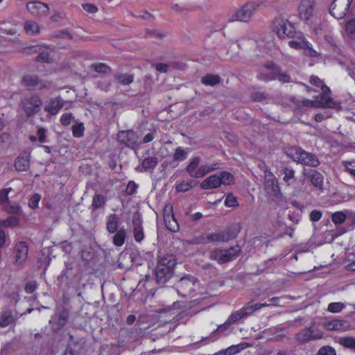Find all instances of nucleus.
I'll list each match as a JSON object with an SVG mask.
<instances>
[{"label": "nucleus", "mask_w": 355, "mask_h": 355, "mask_svg": "<svg viewBox=\"0 0 355 355\" xmlns=\"http://www.w3.org/2000/svg\"><path fill=\"white\" fill-rule=\"evenodd\" d=\"M176 265L177 259L174 254L169 253L158 254L153 275L159 286H165L166 284L173 277Z\"/></svg>", "instance_id": "nucleus-1"}, {"label": "nucleus", "mask_w": 355, "mask_h": 355, "mask_svg": "<svg viewBox=\"0 0 355 355\" xmlns=\"http://www.w3.org/2000/svg\"><path fill=\"white\" fill-rule=\"evenodd\" d=\"M286 154L293 162L302 165L315 168L320 164L318 157L298 146H291L286 149Z\"/></svg>", "instance_id": "nucleus-2"}, {"label": "nucleus", "mask_w": 355, "mask_h": 355, "mask_svg": "<svg viewBox=\"0 0 355 355\" xmlns=\"http://www.w3.org/2000/svg\"><path fill=\"white\" fill-rule=\"evenodd\" d=\"M263 187L268 199L276 203L283 201L284 196L278 180L269 171H266Z\"/></svg>", "instance_id": "nucleus-3"}, {"label": "nucleus", "mask_w": 355, "mask_h": 355, "mask_svg": "<svg viewBox=\"0 0 355 355\" xmlns=\"http://www.w3.org/2000/svg\"><path fill=\"white\" fill-rule=\"evenodd\" d=\"M43 102L40 96L36 94L21 98L19 107L27 118L34 117L42 108Z\"/></svg>", "instance_id": "nucleus-4"}, {"label": "nucleus", "mask_w": 355, "mask_h": 355, "mask_svg": "<svg viewBox=\"0 0 355 355\" xmlns=\"http://www.w3.org/2000/svg\"><path fill=\"white\" fill-rule=\"evenodd\" d=\"M21 85L28 91L49 90L53 87L52 81L43 80L36 74H25L21 79Z\"/></svg>", "instance_id": "nucleus-5"}, {"label": "nucleus", "mask_w": 355, "mask_h": 355, "mask_svg": "<svg viewBox=\"0 0 355 355\" xmlns=\"http://www.w3.org/2000/svg\"><path fill=\"white\" fill-rule=\"evenodd\" d=\"M198 283L197 277L190 274H186L174 284V288L179 295L187 297L196 291Z\"/></svg>", "instance_id": "nucleus-6"}, {"label": "nucleus", "mask_w": 355, "mask_h": 355, "mask_svg": "<svg viewBox=\"0 0 355 355\" xmlns=\"http://www.w3.org/2000/svg\"><path fill=\"white\" fill-rule=\"evenodd\" d=\"M261 3L256 1H248L237 10L229 19V21H239L249 22L255 14Z\"/></svg>", "instance_id": "nucleus-7"}, {"label": "nucleus", "mask_w": 355, "mask_h": 355, "mask_svg": "<svg viewBox=\"0 0 355 355\" xmlns=\"http://www.w3.org/2000/svg\"><path fill=\"white\" fill-rule=\"evenodd\" d=\"M241 247L239 245L232 246L227 250L215 249L210 252L209 259L217 261L219 263H225L236 259L240 252Z\"/></svg>", "instance_id": "nucleus-8"}, {"label": "nucleus", "mask_w": 355, "mask_h": 355, "mask_svg": "<svg viewBox=\"0 0 355 355\" xmlns=\"http://www.w3.org/2000/svg\"><path fill=\"white\" fill-rule=\"evenodd\" d=\"M69 317V311L64 306L56 309L54 315L49 320L51 331L54 333L60 331L67 324Z\"/></svg>", "instance_id": "nucleus-9"}, {"label": "nucleus", "mask_w": 355, "mask_h": 355, "mask_svg": "<svg viewBox=\"0 0 355 355\" xmlns=\"http://www.w3.org/2000/svg\"><path fill=\"white\" fill-rule=\"evenodd\" d=\"M239 232L240 227L235 225L221 231L208 234L209 243L227 242L235 239Z\"/></svg>", "instance_id": "nucleus-10"}, {"label": "nucleus", "mask_w": 355, "mask_h": 355, "mask_svg": "<svg viewBox=\"0 0 355 355\" xmlns=\"http://www.w3.org/2000/svg\"><path fill=\"white\" fill-rule=\"evenodd\" d=\"M304 106L306 107L332 108L338 111L343 110L340 103L334 101L331 97L322 98L321 96L320 100L304 99Z\"/></svg>", "instance_id": "nucleus-11"}, {"label": "nucleus", "mask_w": 355, "mask_h": 355, "mask_svg": "<svg viewBox=\"0 0 355 355\" xmlns=\"http://www.w3.org/2000/svg\"><path fill=\"white\" fill-rule=\"evenodd\" d=\"M116 140L120 144L132 149L137 148L140 144L137 132L132 130L119 131L116 135Z\"/></svg>", "instance_id": "nucleus-12"}, {"label": "nucleus", "mask_w": 355, "mask_h": 355, "mask_svg": "<svg viewBox=\"0 0 355 355\" xmlns=\"http://www.w3.org/2000/svg\"><path fill=\"white\" fill-rule=\"evenodd\" d=\"M353 0H333L329 7L330 14L335 18L343 19L347 13Z\"/></svg>", "instance_id": "nucleus-13"}, {"label": "nucleus", "mask_w": 355, "mask_h": 355, "mask_svg": "<svg viewBox=\"0 0 355 355\" xmlns=\"http://www.w3.org/2000/svg\"><path fill=\"white\" fill-rule=\"evenodd\" d=\"M275 31L281 39L293 38L296 33L294 24L288 19H281L275 26Z\"/></svg>", "instance_id": "nucleus-14"}, {"label": "nucleus", "mask_w": 355, "mask_h": 355, "mask_svg": "<svg viewBox=\"0 0 355 355\" xmlns=\"http://www.w3.org/2000/svg\"><path fill=\"white\" fill-rule=\"evenodd\" d=\"M302 173L304 178L309 180L315 188L320 191L324 189V176L320 172L315 169L304 168Z\"/></svg>", "instance_id": "nucleus-15"}, {"label": "nucleus", "mask_w": 355, "mask_h": 355, "mask_svg": "<svg viewBox=\"0 0 355 355\" xmlns=\"http://www.w3.org/2000/svg\"><path fill=\"white\" fill-rule=\"evenodd\" d=\"M143 219L141 214L137 211L132 215V232L135 241L140 243L144 239V232L143 228Z\"/></svg>", "instance_id": "nucleus-16"}, {"label": "nucleus", "mask_w": 355, "mask_h": 355, "mask_svg": "<svg viewBox=\"0 0 355 355\" xmlns=\"http://www.w3.org/2000/svg\"><path fill=\"white\" fill-rule=\"evenodd\" d=\"M26 8L33 15L42 17L48 15L49 7L48 4L41 1H30L26 4Z\"/></svg>", "instance_id": "nucleus-17"}, {"label": "nucleus", "mask_w": 355, "mask_h": 355, "mask_svg": "<svg viewBox=\"0 0 355 355\" xmlns=\"http://www.w3.org/2000/svg\"><path fill=\"white\" fill-rule=\"evenodd\" d=\"M314 6V0H301L298 8L300 19L308 21L313 16Z\"/></svg>", "instance_id": "nucleus-18"}, {"label": "nucleus", "mask_w": 355, "mask_h": 355, "mask_svg": "<svg viewBox=\"0 0 355 355\" xmlns=\"http://www.w3.org/2000/svg\"><path fill=\"white\" fill-rule=\"evenodd\" d=\"M289 46L295 49H302L305 55L314 58L318 53L311 47L307 40L302 39L300 41L291 40L288 42Z\"/></svg>", "instance_id": "nucleus-19"}, {"label": "nucleus", "mask_w": 355, "mask_h": 355, "mask_svg": "<svg viewBox=\"0 0 355 355\" xmlns=\"http://www.w3.org/2000/svg\"><path fill=\"white\" fill-rule=\"evenodd\" d=\"M28 252V248L26 242L20 241L16 243L14 248L15 263L23 264L27 259Z\"/></svg>", "instance_id": "nucleus-20"}, {"label": "nucleus", "mask_w": 355, "mask_h": 355, "mask_svg": "<svg viewBox=\"0 0 355 355\" xmlns=\"http://www.w3.org/2000/svg\"><path fill=\"white\" fill-rule=\"evenodd\" d=\"M64 102L60 96L51 98L48 104L44 107V110L50 115L55 116L64 107Z\"/></svg>", "instance_id": "nucleus-21"}, {"label": "nucleus", "mask_w": 355, "mask_h": 355, "mask_svg": "<svg viewBox=\"0 0 355 355\" xmlns=\"http://www.w3.org/2000/svg\"><path fill=\"white\" fill-rule=\"evenodd\" d=\"M323 327L328 331H346L350 327L348 321L341 319H334L324 322Z\"/></svg>", "instance_id": "nucleus-22"}, {"label": "nucleus", "mask_w": 355, "mask_h": 355, "mask_svg": "<svg viewBox=\"0 0 355 355\" xmlns=\"http://www.w3.org/2000/svg\"><path fill=\"white\" fill-rule=\"evenodd\" d=\"M72 271L73 266L71 263H65V268L62 271L61 274L57 278L59 286L69 288L72 283L70 278L72 275Z\"/></svg>", "instance_id": "nucleus-23"}, {"label": "nucleus", "mask_w": 355, "mask_h": 355, "mask_svg": "<svg viewBox=\"0 0 355 355\" xmlns=\"http://www.w3.org/2000/svg\"><path fill=\"white\" fill-rule=\"evenodd\" d=\"M322 337V334L318 333L316 334H313V331L311 327L306 328L295 335L296 340L301 343H306L311 340H316L321 338Z\"/></svg>", "instance_id": "nucleus-24"}, {"label": "nucleus", "mask_w": 355, "mask_h": 355, "mask_svg": "<svg viewBox=\"0 0 355 355\" xmlns=\"http://www.w3.org/2000/svg\"><path fill=\"white\" fill-rule=\"evenodd\" d=\"M30 153L21 152L15 161V167L17 171H26L30 166Z\"/></svg>", "instance_id": "nucleus-25"}, {"label": "nucleus", "mask_w": 355, "mask_h": 355, "mask_svg": "<svg viewBox=\"0 0 355 355\" xmlns=\"http://www.w3.org/2000/svg\"><path fill=\"white\" fill-rule=\"evenodd\" d=\"M221 186L220 179L218 174H214L205 178L200 184V187L202 189H217Z\"/></svg>", "instance_id": "nucleus-26"}, {"label": "nucleus", "mask_w": 355, "mask_h": 355, "mask_svg": "<svg viewBox=\"0 0 355 355\" xmlns=\"http://www.w3.org/2000/svg\"><path fill=\"white\" fill-rule=\"evenodd\" d=\"M158 164V157L155 155L152 157H145L141 162V168L139 169V167L136 168L137 171L140 172L143 171H153Z\"/></svg>", "instance_id": "nucleus-27"}, {"label": "nucleus", "mask_w": 355, "mask_h": 355, "mask_svg": "<svg viewBox=\"0 0 355 355\" xmlns=\"http://www.w3.org/2000/svg\"><path fill=\"white\" fill-rule=\"evenodd\" d=\"M270 304L268 303H257L254 305H251L248 303L240 310L244 318H246L252 315L256 311L261 309V308L268 306Z\"/></svg>", "instance_id": "nucleus-28"}, {"label": "nucleus", "mask_w": 355, "mask_h": 355, "mask_svg": "<svg viewBox=\"0 0 355 355\" xmlns=\"http://www.w3.org/2000/svg\"><path fill=\"white\" fill-rule=\"evenodd\" d=\"M15 321L13 311L9 309L2 311L0 313V327H6Z\"/></svg>", "instance_id": "nucleus-29"}, {"label": "nucleus", "mask_w": 355, "mask_h": 355, "mask_svg": "<svg viewBox=\"0 0 355 355\" xmlns=\"http://www.w3.org/2000/svg\"><path fill=\"white\" fill-rule=\"evenodd\" d=\"M119 225V217L116 214H112L107 217L106 223V229L110 234H114L118 231Z\"/></svg>", "instance_id": "nucleus-30"}, {"label": "nucleus", "mask_w": 355, "mask_h": 355, "mask_svg": "<svg viewBox=\"0 0 355 355\" xmlns=\"http://www.w3.org/2000/svg\"><path fill=\"white\" fill-rule=\"evenodd\" d=\"M200 163V157H193L189 162V164L187 166L185 171L193 178H196L197 175V169L199 168V164Z\"/></svg>", "instance_id": "nucleus-31"}, {"label": "nucleus", "mask_w": 355, "mask_h": 355, "mask_svg": "<svg viewBox=\"0 0 355 355\" xmlns=\"http://www.w3.org/2000/svg\"><path fill=\"white\" fill-rule=\"evenodd\" d=\"M188 155V151L184 150L182 147H178L175 150V152L173 155V161L171 162V165L175 168L178 166V164H175L176 162H181L187 159Z\"/></svg>", "instance_id": "nucleus-32"}, {"label": "nucleus", "mask_w": 355, "mask_h": 355, "mask_svg": "<svg viewBox=\"0 0 355 355\" xmlns=\"http://www.w3.org/2000/svg\"><path fill=\"white\" fill-rule=\"evenodd\" d=\"M106 197L103 194L96 193L93 196L91 209L95 211L98 209H103L106 205Z\"/></svg>", "instance_id": "nucleus-33"}, {"label": "nucleus", "mask_w": 355, "mask_h": 355, "mask_svg": "<svg viewBox=\"0 0 355 355\" xmlns=\"http://www.w3.org/2000/svg\"><path fill=\"white\" fill-rule=\"evenodd\" d=\"M253 91L251 92L250 98L253 102H263L270 98L269 94L266 92H261L252 87Z\"/></svg>", "instance_id": "nucleus-34"}, {"label": "nucleus", "mask_w": 355, "mask_h": 355, "mask_svg": "<svg viewBox=\"0 0 355 355\" xmlns=\"http://www.w3.org/2000/svg\"><path fill=\"white\" fill-rule=\"evenodd\" d=\"M221 82V78L219 75L208 73L202 77L201 83L205 85L215 86Z\"/></svg>", "instance_id": "nucleus-35"}, {"label": "nucleus", "mask_w": 355, "mask_h": 355, "mask_svg": "<svg viewBox=\"0 0 355 355\" xmlns=\"http://www.w3.org/2000/svg\"><path fill=\"white\" fill-rule=\"evenodd\" d=\"M115 80L123 85H129L134 81V75L129 73H115L114 75Z\"/></svg>", "instance_id": "nucleus-36"}, {"label": "nucleus", "mask_w": 355, "mask_h": 355, "mask_svg": "<svg viewBox=\"0 0 355 355\" xmlns=\"http://www.w3.org/2000/svg\"><path fill=\"white\" fill-rule=\"evenodd\" d=\"M197 182L193 180L189 181H182L175 185V191L178 193L189 191L196 185Z\"/></svg>", "instance_id": "nucleus-37"}, {"label": "nucleus", "mask_w": 355, "mask_h": 355, "mask_svg": "<svg viewBox=\"0 0 355 355\" xmlns=\"http://www.w3.org/2000/svg\"><path fill=\"white\" fill-rule=\"evenodd\" d=\"M231 323L229 322L228 320L225 321L223 324H220L216 330H214L210 336L208 338L211 341H214L217 340L219 338V334L223 333V331H226L230 326Z\"/></svg>", "instance_id": "nucleus-38"}, {"label": "nucleus", "mask_w": 355, "mask_h": 355, "mask_svg": "<svg viewBox=\"0 0 355 355\" xmlns=\"http://www.w3.org/2000/svg\"><path fill=\"white\" fill-rule=\"evenodd\" d=\"M116 234L113 236V243L117 247H120L123 245L126 232L124 228H121L115 232Z\"/></svg>", "instance_id": "nucleus-39"}, {"label": "nucleus", "mask_w": 355, "mask_h": 355, "mask_svg": "<svg viewBox=\"0 0 355 355\" xmlns=\"http://www.w3.org/2000/svg\"><path fill=\"white\" fill-rule=\"evenodd\" d=\"M24 30L26 33L32 35H37L40 31L39 25L33 21H27L25 22Z\"/></svg>", "instance_id": "nucleus-40"}, {"label": "nucleus", "mask_w": 355, "mask_h": 355, "mask_svg": "<svg viewBox=\"0 0 355 355\" xmlns=\"http://www.w3.org/2000/svg\"><path fill=\"white\" fill-rule=\"evenodd\" d=\"M219 178L220 179L221 185H230L234 182V175L228 171H223L220 172L218 174Z\"/></svg>", "instance_id": "nucleus-41"}, {"label": "nucleus", "mask_w": 355, "mask_h": 355, "mask_svg": "<svg viewBox=\"0 0 355 355\" xmlns=\"http://www.w3.org/2000/svg\"><path fill=\"white\" fill-rule=\"evenodd\" d=\"M245 345L246 343H242L239 345H232L228 348L220 351V353L223 354L224 355H234L243 349L245 348Z\"/></svg>", "instance_id": "nucleus-42"}, {"label": "nucleus", "mask_w": 355, "mask_h": 355, "mask_svg": "<svg viewBox=\"0 0 355 355\" xmlns=\"http://www.w3.org/2000/svg\"><path fill=\"white\" fill-rule=\"evenodd\" d=\"M92 67L98 73H110L112 71L110 66L102 62L94 63L92 64Z\"/></svg>", "instance_id": "nucleus-43"}, {"label": "nucleus", "mask_w": 355, "mask_h": 355, "mask_svg": "<svg viewBox=\"0 0 355 355\" xmlns=\"http://www.w3.org/2000/svg\"><path fill=\"white\" fill-rule=\"evenodd\" d=\"M38 55L35 58V62L39 63H50V58H49V53L47 51H44L43 47H42V49L37 53Z\"/></svg>", "instance_id": "nucleus-44"}, {"label": "nucleus", "mask_w": 355, "mask_h": 355, "mask_svg": "<svg viewBox=\"0 0 355 355\" xmlns=\"http://www.w3.org/2000/svg\"><path fill=\"white\" fill-rule=\"evenodd\" d=\"M289 101L293 103L294 105L295 106L293 111L298 114H302L304 112V110L302 107L304 106V100L300 101L298 98H297L295 96H291L288 98Z\"/></svg>", "instance_id": "nucleus-45"}, {"label": "nucleus", "mask_w": 355, "mask_h": 355, "mask_svg": "<svg viewBox=\"0 0 355 355\" xmlns=\"http://www.w3.org/2000/svg\"><path fill=\"white\" fill-rule=\"evenodd\" d=\"M166 227L168 230L172 232H177L179 230V224L175 217L173 216L172 219H165L164 220Z\"/></svg>", "instance_id": "nucleus-46"}, {"label": "nucleus", "mask_w": 355, "mask_h": 355, "mask_svg": "<svg viewBox=\"0 0 355 355\" xmlns=\"http://www.w3.org/2000/svg\"><path fill=\"white\" fill-rule=\"evenodd\" d=\"M80 348L76 343H69L67 345L63 355H80Z\"/></svg>", "instance_id": "nucleus-47"}, {"label": "nucleus", "mask_w": 355, "mask_h": 355, "mask_svg": "<svg viewBox=\"0 0 355 355\" xmlns=\"http://www.w3.org/2000/svg\"><path fill=\"white\" fill-rule=\"evenodd\" d=\"M347 216L343 211H336L331 215V220L336 225L343 224Z\"/></svg>", "instance_id": "nucleus-48"}, {"label": "nucleus", "mask_w": 355, "mask_h": 355, "mask_svg": "<svg viewBox=\"0 0 355 355\" xmlns=\"http://www.w3.org/2000/svg\"><path fill=\"white\" fill-rule=\"evenodd\" d=\"M295 170L291 167H284L283 168V180L286 183L288 186L291 184L290 180L295 178Z\"/></svg>", "instance_id": "nucleus-49"}, {"label": "nucleus", "mask_w": 355, "mask_h": 355, "mask_svg": "<svg viewBox=\"0 0 355 355\" xmlns=\"http://www.w3.org/2000/svg\"><path fill=\"white\" fill-rule=\"evenodd\" d=\"M339 343L343 347L355 349V338L351 336H346L340 338Z\"/></svg>", "instance_id": "nucleus-50"}, {"label": "nucleus", "mask_w": 355, "mask_h": 355, "mask_svg": "<svg viewBox=\"0 0 355 355\" xmlns=\"http://www.w3.org/2000/svg\"><path fill=\"white\" fill-rule=\"evenodd\" d=\"M73 136L77 138L84 135L85 127L83 123L73 125L71 128Z\"/></svg>", "instance_id": "nucleus-51"}, {"label": "nucleus", "mask_w": 355, "mask_h": 355, "mask_svg": "<svg viewBox=\"0 0 355 355\" xmlns=\"http://www.w3.org/2000/svg\"><path fill=\"white\" fill-rule=\"evenodd\" d=\"M265 67L268 69L272 70L270 73H268V76L273 77V80H277L280 67L275 64L274 63H270L266 64Z\"/></svg>", "instance_id": "nucleus-52"}, {"label": "nucleus", "mask_w": 355, "mask_h": 355, "mask_svg": "<svg viewBox=\"0 0 355 355\" xmlns=\"http://www.w3.org/2000/svg\"><path fill=\"white\" fill-rule=\"evenodd\" d=\"M42 46L40 45H33L30 46L25 47L21 50V53L29 55L32 54L37 53L40 49H42Z\"/></svg>", "instance_id": "nucleus-53"}, {"label": "nucleus", "mask_w": 355, "mask_h": 355, "mask_svg": "<svg viewBox=\"0 0 355 355\" xmlns=\"http://www.w3.org/2000/svg\"><path fill=\"white\" fill-rule=\"evenodd\" d=\"M225 205V206L229 207H236L239 206L237 198H236V196H234L232 193H229L226 196Z\"/></svg>", "instance_id": "nucleus-54"}, {"label": "nucleus", "mask_w": 355, "mask_h": 355, "mask_svg": "<svg viewBox=\"0 0 355 355\" xmlns=\"http://www.w3.org/2000/svg\"><path fill=\"white\" fill-rule=\"evenodd\" d=\"M345 307V305L343 303L341 302H331L329 304L327 311L331 313H339Z\"/></svg>", "instance_id": "nucleus-55"}, {"label": "nucleus", "mask_w": 355, "mask_h": 355, "mask_svg": "<svg viewBox=\"0 0 355 355\" xmlns=\"http://www.w3.org/2000/svg\"><path fill=\"white\" fill-rule=\"evenodd\" d=\"M19 219L15 216H11L3 221L5 227H16L19 225Z\"/></svg>", "instance_id": "nucleus-56"}, {"label": "nucleus", "mask_w": 355, "mask_h": 355, "mask_svg": "<svg viewBox=\"0 0 355 355\" xmlns=\"http://www.w3.org/2000/svg\"><path fill=\"white\" fill-rule=\"evenodd\" d=\"M175 216L173 212V207L171 203H168L165 205L163 210V218L165 219H172L173 216Z\"/></svg>", "instance_id": "nucleus-57"}, {"label": "nucleus", "mask_w": 355, "mask_h": 355, "mask_svg": "<svg viewBox=\"0 0 355 355\" xmlns=\"http://www.w3.org/2000/svg\"><path fill=\"white\" fill-rule=\"evenodd\" d=\"M146 36L148 37L162 40L165 37V34L157 29H148Z\"/></svg>", "instance_id": "nucleus-58"}, {"label": "nucleus", "mask_w": 355, "mask_h": 355, "mask_svg": "<svg viewBox=\"0 0 355 355\" xmlns=\"http://www.w3.org/2000/svg\"><path fill=\"white\" fill-rule=\"evenodd\" d=\"M211 172V168L209 165L205 164L199 166L197 169L196 178H201L205 176L207 173Z\"/></svg>", "instance_id": "nucleus-59"}, {"label": "nucleus", "mask_w": 355, "mask_h": 355, "mask_svg": "<svg viewBox=\"0 0 355 355\" xmlns=\"http://www.w3.org/2000/svg\"><path fill=\"white\" fill-rule=\"evenodd\" d=\"M317 355H336L334 348L329 345H325L320 348Z\"/></svg>", "instance_id": "nucleus-60"}, {"label": "nucleus", "mask_w": 355, "mask_h": 355, "mask_svg": "<svg viewBox=\"0 0 355 355\" xmlns=\"http://www.w3.org/2000/svg\"><path fill=\"white\" fill-rule=\"evenodd\" d=\"M139 186L134 181H129L125 188V192L128 196H132L137 192Z\"/></svg>", "instance_id": "nucleus-61"}, {"label": "nucleus", "mask_w": 355, "mask_h": 355, "mask_svg": "<svg viewBox=\"0 0 355 355\" xmlns=\"http://www.w3.org/2000/svg\"><path fill=\"white\" fill-rule=\"evenodd\" d=\"M243 316L242 315V313L241 311V310H238V311H234L233 313H232V314L229 316L228 318V320L229 322L231 323V324H233V323H236L238 321H239L241 319H243Z\"/></svg>", "instance_id": "nucleus-62"}, {"label": "nucleus", "mask_w": 355, "mask_h": 355, "mask_svg": "<svg viewBox=\"0 0 355 355\" xmlns=\"http://www.w3.org/2000/svg\"><path fill=\"white\" fill-rule=\"evenodd\" d=\"M40 199H41L40 195L38 194V193H35L29 199V200H28V206L31 209H33L37 208Z\"/></svg>", "instance_id": "nucleus-63"}, {"label": "nucleus", "mask_w": 355, "mask_h": 355, "mask_svg": "<svg viewBox=\"0 0 355 355\" xmlns=\"http://www.w3.org/2000/svg\"><path fill=\"white\" fill-rule=\"evenodd\" d=\"M345 30L349 35H355V19H352L347 22Z\"/></svg>", "instance_id": "nucleus-64"}]
</instances>
